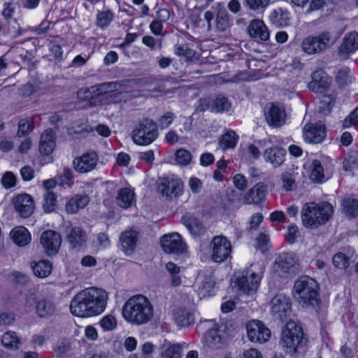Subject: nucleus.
<instances>
[{"instance_id": "f257e3e1", "label": "nucleus", "mask_w": 358, "mask_h": 358, "mask_svg": "<svg viewBox=\"0 0 358 358\" xmlns=\"http://www.w3.org/2000/svg\"><path fill=\"white\" fill-rule=\"evenodd\" d=\"M107 300L108 294L103 289L90 287L78 292L73 298L70 310L77 317H94L104 311Z\"/></svg>"}, {"instance_id": "f03ea898", "label": "nucleus", "mask_w": 358, "mask_h": 358, "mask_svg": "<svg viewBox=\"0 0 358 358\" xmlns=\"http://www.w3.org/2000/svg\"><path fill=\"white\" fill-rule=\"evenodd\" d=\"M154 315V309L149 299L138 294L129 298L122 308V316L132 324L148 323Z\"/></svg>"}, {"instance_id": "7ed1b4c3", "label": "nucleus", "mask_w": 358, "mask_h": 358, "mask_svg": "<svg viewBox=\"0 0 358 358\" xmlns=\"http://www.w3.org/2000/svg\"><path fill=\"white\" fill-rule=\"evenodd\" d=\"M279 345L286 354L294 357L306 351L308 338L302 327L290 320L282 330Z\"/></svg>"}, {"instance_id": "20e7f679", "label": "nucleus", "mask_w": 358, "mask_h": 358, "mask_svg": "<svg viewBox=\"0 0 358 358\" xmlns=\"http://www.w3.org/2000/svg\"><path fill=\"white\" fill-rule=\"evenodd\" d=\"M334 213V208L328 202L306 203L301 212L303 225L306 228L316 229L325 224Z\"/></svg>"}, {"instance_id": "39448f33", "label": "nucleus", "mask_w": 358, "mask_h": 358, "mask_svg": "<svg viewBox=\"0 0 358 358\" xmlns=\"http://www.w3.org/2000/svg\"><path fill=\"white\" fill-rule=\"evenodd\" d=\"M319 285L313 278L304 275L294 282L293 294L299 303L303 308L318 306Z\"/></svg>"}, {"instance_id": "423d86ee", "label": "nucleus", "mask_w": 358, "mask_h": 358, "mask_svg": "<svg viewBox=\"0 0 358 358\" xmlns=\"http://www.w3.org/2000/svg\"><path fill=\"white\" fill-rule=\"evenodd\" d=\"M156 123L149 118L139 121L132 131L131 138L134 143L138 145H148L158 137Z\"/></svg>"}, {"instance_id": "0eeeda50", "label": "nucleus", "mask_w": 358, "mask_h": 358, "mask_svg": "<svg viewBox=\"0 0 358 358\" xmlns=\"http://www.w3.org/2000/svg\"><path fill=\"white\" fill-rule=\"evenodd\" d=\"M262 275L263 271L260 268L252 266L242 271L236 283L241 292L252 294L258 289Z\"/></svg>"}, {"instance_id": "6e6552de", "label": "nucleus", "mask_w": 358, "mask_h": 358, "mask_svg": "<svg viewBox=\"0 0 358 358\" xmlns=\"http://www.w3.org/2000/svg\"><path fill=\"white\" fill-rule=\"evenodd\" d=\"M274 270L278 275L289 278L299 272L300 265L294 253L283 252L275 259Z\"/></svg>"}, {"instance_id": "1a4fd4ad", "label": "nucleus", "mask_w": 358, "mask_h": 358, "mask_svg": "<svg viewBox=\"0 0 358 358\" xmlns=\"http://www.w3.org/2000/svg\"><path fill=\"white\" fill-rule=\"evenodd\" d=\"M232 246L226 236L222 235L214 236L210 243L211 259L217 263L226 261L231 255Z\"/></svg>"}, {"instance_id": "9d476101", "label": "nucleus", "mask_w": 358, "mask_h": 358, "mask_svg": "<svg viewBox=\"0 0 358 358\" xmlns=\"http://www.w3.org/2000/svg\"><path fill=\"white\" fill-rule=\"evenodd\" d=\"M246 329L248 338L251 342L263 344L271 338V330L259 320L250 321Z\"/></svg>"}, {"instance_id": "9b49d317", "label": "nucleus", "mask_w": 358, "mask_h": 358, "mask_svg": "<svg viewBox=\"0 0 358 358\" xmlns=\"http://www.w3.org/2000/svg\"><path fill=\"white\" fill-rule=\"evenodd\" d=\"M162 250L169 254L180 255L187 250L186 243L178 233L165 234L161 238Z\"/></svg>"}, {"instance_id": "f8f14e48", "label": "nucleus", "mask_w": 358, "mask_h": 358, "mask_svg": "<svg viewBox=\"0 0 358 358\" xmlns=\"http://www.w3.org/2000/svg\"><path fill=\"white\" fill-rule=\"evenodd\" d=\"M291 300L283 294L275 296L271 301L272 314L279 320L287 319L291 313Z\"/></svg>"}, {"instance_id": "ddd939ff", "label": "nucleus", "mask_w": 358, "mask_h": 358, "mask_svg": "<svg viewBox=\"0 0 358 358\" xmlns=\"http://www.w3.org/2000/svg\"><path fill=\"white\" fill-rule=\"evenodd\" d=\"M12 204L21 217L27 218L32 215L35 205L31 196L23 193L15 196L12 199Z\"/></svg>"}, {"instance_id": "4468645a", "label": "nucleus", "mask_w": 358, "mask_h": 358, "mask_svg": "<svg viewBox=\"0 0 358 358\" xmlns=\"http://www.w3.org/2000/svg\"><path fill=\"white\" fill-rule=\"evenodd\" d=\"M98 161V155L95 152H90L76 157L73 166L77 172L87 173L96 168Z\"/></svg>"}, {"instance_id": "2eb2a0df", "label": "nucleus", "mask_w": 358, "mask_h": 358, "mask_svg": "<svg viewBox=\"0 0 358 358\" xmlns=\"http://www.w3.org/2000/svg\"><path fill=\"white\" fill-rule=\"evenodd\" d=\"M66 237L70 248L76 250H80L85 247L87 241L86 232L80 227L76 226L66 227Z\"/></svg>"}, {"instance_id": "dca6fc26", "label": "nucleus", "mask_w": 358, "mask_h": 358, "mask_svg": "<svg viewBox=\"0 0 358 358\" xmlns=\"http://www.w3.org/2000/svg\"><path fill=\"white\" fill-rule=\"evenodd\" d=\"M41 243L48 255H55L60 248L62 237L57 231L47 230L41 234Z\"/></svg>"}, {"instance_id": "f3484780", "label": "nucleus", "mask_w": 358, "mask_h": 358, "mask_svg": "<svg viewBox=\"0 0 358 358\" xmlns=\"http://www.w3.org/2000/svg\"><path fill=\"white\" fill-rule=\"evenodd\" d=\"M305 141L310 143H320L326 136V128L322 124H307L303 129Z\"/></svg>"}, {"instance_id": "a211bd4d", "label": "nucleus", "mask_w": 358, "mask_h": 358, "mask_svg": "<svg viewBox=\"0 0 358 358\" xmlns=\"http://www.w3.org/2000/svg\"><path fill=\"white\" fill-rule=\"evenodd\" d=\"M183 183L180 179L173 178H164L159 185V191L166 197L177 196L182 194Z\"/></svg>"}, {"instance_id": "6ab92c4d", "label": "nucleus", "mask_w": 358, "mask_h": 358, "mask_svg": "<svg viewBox=\"0 0 358 358\" xmlns=\"http://www.w3.org/2000/svg\"><path fill=\"white\" fill-rule=\"evenodd\" d=\"M312 80L308 84L310 90L324 93L330 85L329 78L322 70H317L311 75Z\"/></svg>"}, {"instance_id": "aec40b11", "label": "nucleus", "mask_w": 358, "mask_h": 358, "mask_svg": "<svg viewBox=\"0 0 358 358\" xmlns=\"http://www.w3.org/2000/svg\"><path fill=\"white\" fill-rule=\"evenodd\" d=\"M265 116L268 124L274 127H279L285 122V110L278 104L272 103L265 112Z\"/></svg>"}, {"instance_id": "412c9836", "label": "nucleus", "mask_w": 358, "mask_h": 358, "mask_svg": "<svg viewBox=\"0 0 358 358\" xmlns=\"http://www.w3.org/2000/svg\"><path fill=\"white\" fill-rule=\"evenodd\" d=\"M185 345V343H172L166 339L164 340L159 346L161 358H181Z\"/></svg>"}, {"instance_id": "4be33fe9", "label": "nucleus", "mask_w": 358, "mask_h": 358, "mask_svg": "<svg viewBox=\"0 0 358 358\" xmlns=\"http://www.w3.org/2000/svg\"><path fill=\"white\" fill-rule=\"evenodd\" d=\"M267 185L264 182H258L245 195L243 201L247 204H258L266 197Z\"/></svg>"}, {"instance_id": "5701e85b", "label": "nucleus", "mask_w": 358, "mask_h": 358, "mask_svg": "<svg viewBox=\"0 0 358 358\" xmlns=\"http://www.w3.org/2000/svg\"><path fill=\"white\" fill-rule=\"evenodd\" d=\"M137 241L138 233L135 230H126L120 236L122 250L127 255H130L134 252L136 247Z\"/></svg>"}, {"instance_id": "b1692460", "label": "nucleus", "mask_w": 358, "mask_h": 358, "mask_svg": "<svg viewBox=\"0 0 358 358\" xmlns=\"http://www.w3.org/2000/svg\"><path fill=\"white\" fill-rule=\"evenodd\" d=\"M181 222L187 228L189 233L194 236H199L204 234L205 228L202 222L191 214H185L181 217Z\"/></svg>"}, {"instance_id": "393cba45", "label": "nucleus", "mask_w": 358, "mask_h": 358, "mask_svg": "<svg viewBox=\"0 0 358 358\" xmlns=\"http://www.w3.org/2000/svg\"><path fill=\"white\" fill-rule=\"evenodd\" d=\"M248 32L254 38H259L262 41H266L269 38V33L264 22L260 20H253L250 22Z\"/></svg>"}, {"instance_id": "a878e982", "label": "nucleus", "mask_w": 358, "mask_h": 358, "mask_svg": "<svg viewBox=\"0 0 358 358\" xmlns=\"http://www.w3.org/2000/svg\"><path fill=\"white\" fill-rule=\"evenodd\" d=\"M55 303L48 299H39L36 304V314L40 318H48L56 313Z\"/></svg>"}, {"instance_id": "bb28decb", "label": "nucleus", "mask_w": 358, "mask_h": 358, "mask_svg": "<svg viewBox=\"0 0 358 358\" xmlns=\"http://www.w3.org/2000/svg\"><path fill=\"white\" fill-rule=\"evenodd\" d=\"M208 108L213 113H228L231 109V103L227 96L220 94L209 101Z\"/></svg>"}, {"instance_id": "cd10ccee", "label": "nucleus", "mask_w": 358, "mask_h": 358, "mask_svg": "<svg viewBox=\"0 0 358 358\" xmlns=\"http://www.w3.org/2000/svg\"><path fill=\"white\" fill-rule=\"evenodd\" d=\"M285 155V150L275 146L266 149L264 157L265 160L271 163L274 167H278L283 164Z\"/></svg>"}, {"instance_id": "c85d7f7f", "label": "nucleus", "mask_w": 358, "mask_h": 358, "mask_svg": "<svg viewBox=\"0 0 358 358\" xmlns=\"http://www.w3.org/2000/svg\"><path fill=\"white\" fill-rule=\"evenodd\" d=\"M55 147V136L51 129H46L41 136L39 150L42 155H48Z\"/></svg>"}, {"instance_id": "c756f323", "label": "nucleus", "mask_w": 358, "mask_h": 358, "mask_svg": "<svg viewBox=\"0 0 358 358\" xmlns=\"http://www.w3.org/2000/svg\"><path fill=\"white\" fill-rule=\"evenodd\" d=\"M174 318L180 327H187L194 323V316L192 310L180 308L175 310Z\"/></svg>"}, {"instance_id": "7c9ffc66", "label": "nucleus", "mask_w": 358, "mask_h": 358, "mask_svg": "<svg viewBox=\"0 0 358 358\" xmlns=\"http://www.w3.org/2000/svg\"><path fill=\"white\" fill-rule=\"evenodd\" d=\"M13 242L21 247L25 246L31 241V234L24 227L14 228L10 232Z\"/></svg>"}, {"instance_id": "2f4dec72", "label": "nucleus", "mask_w": 358, "mask_h": 358, "mask_svg": "<svg viewBox=\"0 0 358 358\" xmlns=\"http://www.w3.org/2000/svg\"><path fill=\"white\" fill-rule=\"evenodd\" d=\"M90 202L87 195H76L66 203V210L69 214H73L80 208H84Z\"/></svg>"}, {"instance_id": "473e14b6", "label": "nucleus", "mask_w": 358, "mask_h": 358, "mask_svg": "<svg viewBox=\"0 0 358 358\" xmlns=\"http://www.w3.org/2000/svg\"><path fill=\"white\" fill-rule=\"evenodd\" d=\"M31 268L34 274L38 278H45L52 272V264L47 260H40L38 262H31Z\"/></svg>"}, {"instance_id": "72a5a7b5", "label": "nucleus", "mask_w": 358, "mask_h": 358, "mask_svg": "<svg viewBox=\"0 0 358 358\" xmlns=\"http://www.w3.org/2000/svg\"><path fill=\"white\" fill-rule=\"evenodd\" d=\"M341 207L343 212L348 217L358 215V199L353 196L345 197L342 199Z\"/></svg>"}, {"instance_id": "f704fd0d", "label": "nucleus", "mask_w": 358, "mask_h": 358, "mask_svg": "<svg viewBox=\"0 0 358 358\" xmlns=\"http://www.w3.org/2000/svg\"><path fill=\"white\" fill-rule=\"evenodd\" d=\"M117 204L124 208H128L134 202V193L129 188H123L119 190L117 196Z\"/></svg>"}, {"instance_id": "c9c22d12", "label": "nucleus", "mask_w": 358, "mask_h": 358, "mask_svg": "<svg viewBox=\"0 0 358 358\" xmlns=\"http://www.w3.org/2000/svg\"><path fill=\"white\" fill-rule=\"evenodd\" d=\"M332 34L329 31H324L318 36H309L306 38L302 45H327L331 42Z\"/></svg>"}, {"instance_id": "e433bc0d", "label": "nucleus", "mask_w": 358, "mask_h": 358, "mask_svg": "<svg viewBox=\"0 0 358 358\" xmlns=\"http://www.w3.org/2000/svg\"><path fill=\"white\" fill-rule=\"evenodd\" d=\"M215 285V280L212 277L202 276L199 287V294L203 297L211 295L213 293Z\"/></svg>"}, {"instance_id": "4c0bfd02", "label": "nucleus", "mask_w": 358, "mask_h": 358, "mask_svg": "<svg viewBox=\"0 0 358 358\" xmlns=\"http://www.w3.org/2000/svg\"><path fill=\"white\" fill-rule=\"evenodd\" d=\"M310 178L313 181L322 182L324 178V167L318 159L312 160Z\"/></svg>"}, {"instance_id": "58836bf2", "label": "nucleus", "mask_w": 358, "mask_h": 358, "mask_svg": "<svg viewBox=\"0 0 358 358\" xmlns=\"http://www.w3.org/2000/svg\"><path fill=\"white\" fill-rule=\"evenodd\" d=\"M270 21L276 27H285L289 24V18L287 12L282 9L273 10L270 15Z\"/></svg>"}, {"instance_id": "ea45409f", "label": "nucleus", "mask_w": 358, "mask_h": 358, "mask_svg": "<svg viewBox=\"0 0 358 358\" xmlns=\"http://www.w3.org/2000/svg\"><path fill=\"white\" fill-rule=\"evenodd\" d=\"M1 343L4 347L10 350H16L20 343V340L15 331H7L1 338Z\"/></svg>"}, {"instance_id": "a19ab883", "label": "nucleus", "mask_w": 358, "mask_h": 358, "mask_svg": "<svg viewBox=\"0 0 358 358\" xmlns=\"http://www.w3.org/2000/svg\"><path fill=\"white\" fill-rule=\"evenodd\" d=\"M238 139V136L236 134L235 131L229 130L221 136L219 141L220 145L224 150L233 148L235 147Z\"/></svg>"}, {"instance_id": "79ce46f5", "label": "nucleus", "mask_w": 358, "mask_h": 358, "mask_svg": "<svg viewBox=\"0 0 358 358\" xmlns=\"http://www.w3.org/2000/svg\"><path fill=\"white\" fill-rule=\"evenodd\" d=\"M175 52L180 57L185 58L187 61H194L198 59L200 53L189 46H178Z\"/></svg>"}, {"instance_id": "37998d69", "label": "nucleus", "mask_w": 358, "mask_h": 358, "mask_svg": "<svg viewBox=\"0 0 358 358\" xmlns=\"http://www.w3.org/2000/svg\"><path fill=\"white\" fill-rule=\"evenodd\" d=\"M166 268L171 275L172 285L173 287L180 285L181 283L180 268L173 262H168L166 264Z\"/></svg>"}, {"instance_id": "c03bdc74", "label": "nucleus", "mask_w": 358, "mask_h": 358, "mask_svg": "<svg viewBox=\"0 0 358 358\" xmlns=\"http://www.w3.org/2000/svg\"><path fill=\"white\" fill-rule=\"evenodd\" d=\"M114 18V14L110 10L99 12L96 15V24L101 29L107 27Z\"/></svg>"}, {"instance_id": "a18cd8bd", "label": "nucleus", "mask_w": 358, "mask_h": 358, "mask_svg": "<svg viewBox=\"0 0 358 358\" xmlns=\"http://www.w3.org/2000/svg\"><path fill=\"white\" fill-rule=\"evenodd\" d=\"M336 81L341 86H345L353 80L351 71L349 68L345 67L338 71L336 76Z\"/></svg>"}, {"instance_id": "49530a36", "label": "nucleus", "mask_w": 358, "mask_h": 358, "mask_svg": "<svg viewBox=\"0 0 358 358\" xmlns=\"http://www.w3.org/2000/svg\"><path fill=\"white\" fill-rule=\"evenodd\" d=\"M57 203V196L51 191H47L44 194V203L43 208L45 212L50 213L55 210Z\"/></svg>"}, {"instance_id": "de8ad7c7", "label": "nucleus", "mask_w": 358, "mask_h": 358, "mask_svg": "<svg viewBox=\"0 0 358 358\" xmlns=\"http://www.w3.org/2000/svg\"><path fill=\"white\" fill-rule=\"evenodd\" d=\"M192 155L189 151L185 149H179L176 152L175 159L180 165H188L192 161Z\"/></svg>"}, {"instance_id": "09e8293b", "label": "nucleus", "mask_w": 358, "mask_h": 358, "mask_svg": "<svg viewBox=\"0 0 358 358\" xmlns=\"http://www.w3.org/2000/svg\"><path fill=\"white\" fill-rule=\"evenodd\" d=\"M332 262L336 268L344 269L350 265V257L343 252H338L334 256Z\"/></svg>"}, {"instance_id": "8fccbe9b", "label": "nucleus", "mask_w": 358, "mask_h": 358, "mask_svg": "<svg viewBox=\"0 0 358 358\" xmlns=\"http://www.w3.org/2000/svg\"><path fill=\"white\" fill-rule=\"evenodd\" d=\"M282 188L288 192L292 191L296 186L294 176L288 172L282 173L280 176Z\"/></svg>"}, {"instance_id": "3c124183", "label": "nucleus", "mask_w": 358, "mask_h": 358, "mask_svg": "<svg viewBox=\"0 0 358 358\" xmlns=\"http://www.w3.org/2000/svg\"><path fill=\"white\" fill-rule=\"evenodd\" d=\"M217 28L221 31H224L229 26V15L225 10H220L217 13Z\"/></svg>"}, {"instance_id": "603ef678", "label": "nucleus", "mask_w": 358, "mask_h": 358, "mask_svg": "<svg viewBox=\"0 0 358 358\" xmlns=\"http://www.w3.org/2000/svg\"><path fill=\"white\" fill-rule=\"evenodd\" d=\"M99 324L104 331H112L116 327L117 322L115 317L108 315L100 320Z\"/></svg>"}, {"instance_id": "864d4df0", "label": "nucleus", "mask_w": 358, "mask_h": 358, "mask_svg": "<svg viewBox=\"0 0 358 358\" xmlns=\"http://www.w3.org/2000/svg\"><path fill=\"white\" fill-rule=\"evenodd\" d=\"M17 178L13 173L6 171L2 176L1 182L3 187L10 189L15 186Z\"/></svg>"}, {"instance_id": "5fc2aeb1", "label": "nucleus", "mask_w": 358, "mask_h": 358, "mask_svg": "<svg viewBox=\"0 0 358 358\" xmlns=\"http://www.w3.org/2000/svg\"><path fill=\"white\" fill-rule=\"evenodd\" d=\"M33 127L32 124L28 120L22 119L20 120L17 136L22 137L28 134L33 130Z\"/></svg>"}, {"instance_id": "6e6d98bb", "label": "nucleus", "mask_w": 358, "mask_h": 358, "mask_svg": "<svg viewBox=\"0 0 358 358\" xmlns=\"http://www.w3.org/2000/svg\"><path fill=\"white\" fill-rule=\"evenodd\" d=\"M270 0H245L244 5L253 10L265 8L269 4Z\"/></svg>"}, {"instance_id": "4d7b16f0", "label": "nucleus", "mask_w": 358, "mask_h": 358, "mask_svg": "<svg viewBox=\"0 0 358 358\" xmlns=\"http://www.w3.org/2000/svg\"><path fill=\"white\" fill-rule=\"evenodd\" d=\"M358 123V106L352 111L343 121L344 129L355 126Z\"/></svg>"}, {"instance_id": "13d9d810", "label": "nucleus", "mask_w": 358, "mask_h": 358, "mask_svg": "<svg viewBox=\"0 0 358 358\" xmlns=\"http://www.w3.org/2000/svg\"><path fill=\"white\" fill-rule=\"evenodd\" d=\"M73 172L69 168H64L62 173L59 176V180L62 185L71 187L73 184Z\"/></svg>"}, {"instance_id": "bf43d9fd", "label": "nucleus", "mask_w": 358, "mask_h": 358, "mask_svg": "<svg viewBox=\"0 0 358 358\" xmlns=\"http://www.w3.org/2000/svg\"><path fill=\"white\" fill-rule=\"evenodd\" d=\"M336 101V96L334 94L329 95H324L321 101L322 108L324 112H330L332 107L334 106Z\"/></svg>"}, {"instance_id": "052dcab7", "label": "nucleus", "mask_w": 358, "mask_h": 358, "mask_svg": "<svg viewBox=\"0 0 358 358\" xmlns=\"http://www.w3.org/2000/svg\"><path fill=\"white\" fill-rule=\"evenodd\" d=\"M206 342L210 345H213L217 343H219L221 341V337L218 334V331L216 329H209L206 335H205Z\"/></svg>"}, {"instance_id": "680f3d73", "label": "nucleus", "mask_w": 358, "mask_h": 358, "mask_svg": "<svg viewBox=\"0 0 358 358\" xmlns=\"http://www.w3.org/2000/svg\"><path fill=\"white\" fill-rule=\"evenodd\" d=\"M357 48L358 46H339L338 55L341 60H346L351 54L357 51Z\"/></svg>"}, {"instance_id": "e2e57ef3", "label": "nucleus", "mask_w": 358, "mask_h": 358, "mask_svg": "<svg viewBox=\"0 0 358 358\" xmlns=\"http://www.w3.org/2000/svg\"><path fill=\"white\" fill-rule=\"evenodd\" d=\"M120 84L117 82H108L100 84V89L102 91L103 94H107V96L111 92H114L119 90Z\"/></svg>"}, {"instance_id": "0e129e2a", "label": "nucleus", "mask_w": 358, "mask_h": 358, "mask_svg": "<svg viewBox=\"0 0 358 358\" xmlns=\"http://www.w3.org/2000/svg\"><path fill=\"white\" fill-rule=\"evenodd\" d=\"M15 315L10 313L3 312L0 313V325L8 326L13 324L15 321Z\"/></svg>"}, {"instance_id": "69168bd1", "label": "nucleus", "mask_w": 358, "mask_h": 358, "mask_svg": "<svg viewBox=\"0 0 358 358\" xmlns=\"http://www.w3.org/2000/svg\"><path fill=\"white\" fill-rule=\"evenodd\" d=\"M299 233V228L296 225H292L288 228L287 234L286 235V240L289 243H294L297 238Z\"/></svg>"}, {"instance_id": "338daca9", "label": "nucleus", "mask_w": 358, "mask_h": 358, "mask_svg": "<svg viewBox=\"0 0 358 358\" xmlns=\"http://www.w3.org/2000/svg\"><path fill=\"white\" fill-rule=\"evenodd\" d=\"M174 118L173 113L171 112L166 113L160 119H159V127L162 129H164L168 127L173 122Z\"/></svg>"}, {"instance_id": "774afa93", "label": "nucleus", "mask_w": 358, "mask_h": 358, "mask_svg": "<svg viewBox=\"0 0 358 358\" xmlns=\"http://www.w3.org/2000/svg\"><path fill=\"white\" fill-rule=\"evenodd\" d=\"M343 45H358V33L351 31L346 34L343 38Z\"/></svg>"}]
</instances>
